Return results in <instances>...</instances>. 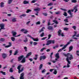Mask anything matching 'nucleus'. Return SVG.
<instances>
[{
    "label": "nucleus",
    "instance_id": "a211bd4d",
    "mask_svg": "<svg viewBox=\"0 0 79 79\" xmlns=\"http://www.w3.org/2000/svg\"><path fill=\"white\" fill-rule=\"evenodd\" d=\"M0 7H1V8L2 7H4V3L3 2H2L0 3Z\"/></svg>",
    "mask_w": 79,
    "mask_h": 79
},
{
    "label": "nucleus",
    "instance_id": "e433bc0d",
    "mask_svg": "<svg viewBox=\"0 0 79 79\" xmlns=\"http://www.w3.org/2000/svg\"><path fill=\"white\" fill-rule=\"evenodd\" d=\"M18 53V51H16L15 52V53L14 54V55H17V54Z\"/></svg>",
    "mask_w": 79,
    "mask_h": 79
},
{
    "label": "nucleus",
    "instance_id": "9b49d317",
    "mask_svg": "<svg viewBox=\"0 0 79 79\" xmlns=\"http://www.w3.org/2000/svg\"><path fill=\"white\" fill-rule=\"evenodd\" d=\"M68 13L71 16H73V14L71 13V10H69L68 11Z\"/></svg>",
    "mask_w": 79,
    "mask_h": 79
},
{
    "label": "nucleus",
    "instance_id": "20e7f679",
    "mask_svg": "<svg viewBox=\"0 0 79 79\" xmlns=\"http://www.w3.org/2000/svg\"><path fill=\"white\" fill-rule=\"evenodd\" d=\"M78 7V5H77L75 6L73 8V9L74 10H75L74 12L75 13L77 11H78V10L77 9V8Z\"/></svg>",
    "mask_w": 79,
    "mask_h": 79
},
{
    "label": "nucleus",
    "instance_id": "603ef678",
    "mask_svg": "<svg viewBox=\"0 0 79 79\" xmlns=\"http://www.w3.org/2000/svg\"><path fill=\"white\" fill-rule=\"evenodd\" d=\"M51 36H52V35L50 34H49L48 35V39H50V37H51Z\"/></svg>",
    "mask_w": 79,
    "mask_h": 79
},
{
    "label": "nucleus",
    "instance_id": "4c0bfd02",
    "mask_svg": "<svg viewBox=\"0 0 79 79\" xmlns=\"http://www.w3.org/2000/svg\"><path fill=\"white\" fill-rule=\"evenodd\" d=\"M11 40L12 41H14L15 40V38L13 37H11Z\"/></svg>",
    "mask_w": 79,
    "mask_h": 79
},
{
    "label": "nucleus",
    "instance_id": "052dcab7",
    "mask_svg": "<svg viewBox=\"0 0 79 79\" xmlns=\"http://www.w3.org/2000/svg\"><path fill=\"white\" fill-rule=\"evenodd\" d=\"M31 23V21H29L27 23V25H29V24Z\"/></svg>",
    "mask_w": 79,
    "mask_h": 79
},
{
    "label": "nucleus",
    "instance_id": "864d4df0",
    "mask_svg": "<svg viewBox=\"0 0 79 79\" xmlns=\"http://www.w3.org/2000/svg\"><path fill=\"white\" fill-rule=\"evenodd\" d=\"M72 28H73V29H74V30H76V27L75 26H73L72 27Z\"/></svg>",
    "mask_w": 79,
    "mask_h": 79
},
{
    "label": "nucleus",
    "instance_id": "f257e3e1",
    "mask_svg": "<svg viewBox=\"0 0 79 79\" xmlns=\"http://www.w3.org/2000/svg\"><path fill=\"white\" fill-rule=\"evenodd\" d=\"M64 55L65 56L67 57L66 60L68 62L67 64H70L71 61L69 60H71L73 59V55H71V54L69 53H68L67 54H64Z\"/></svg>",
    "mask_w": 79,
    "mask_h": 79
},
{
    "label": "nucleus",
    "instance_id": "7ed1b4c3",
    "mask_svg": "<svg viewBox=\"0 0 79 79\" xmlns=\"http://www.w3.org/2000/svg\"><path fill=\"white\" fill-rule=\"evenodd\" d=\"M61 35L62 37H63V36H64V34L62 33L61 30H59L58 31V35L59 36H61Z\"/></svg>",
    "mask_w": 79,
    "mask_h": 79
},
{
    "label": "nucleus",
    "instance_id": "774afa93",
    "mask_svg": "<svg viewBox=\"0 0 79 79\" xmlns=\"http://www.w3.org/2000/svg\"><path fill=\"white\" fill-rule=\"evenodd\" d=\"M53 70H54V69H50V72H52Z\"/></svg>",
    "mask_w": 79,
    "mask_h": 79
},
{
    "label": "nucleus",
    "instance_id": "680f3d73",
    "mask_svg": "<svg viewBox=\"0 0 79 79\" xmlns=\"http://www.w3.org/2000/svg\"><path fill=\"white\" fill-rule=\"evenodd\" d=\"M50 19L49 20V22H48V25L49 26V25H50Z\"/></svg>",
    "mask_w": 79,
    "mask_h": 79
},
{
    "label": "nucleus",
    "instance_id": "0e129e2a",
    "mask_svg": "<svg viewBox=\"0 0 79 79\" xmlns=\"http://www.w3.org/2000/svg\"><path fill=\"white\" fill-rule=\"evenodd\" d=\"M21 15L23 17H24L25 16H26V14H22Z\"/></svg>",
    "mask_w": 79,
    "mask_h": 79
},
{
    "label": "nucleus",
    "instance_id": "2f4dec72",
    "mask_svg": "<svg viewBox=\"0 0 79 79\" xmlns=\"http://www.w3.org/2000/svg\"><path fill=\"white\" fill-rule=\"evenodd\" d=\"M13 1V0H9L8 1V4H10L12 3Z\"/></svg>",
    "mask_w": 79,
    "mask_h": 79
},
{
    "label": "nucleus",
    "instance_id": "13d9d810",
    "mask_svg": "<svg viewBox=\"0 0 79 79\" xmlns=\"http://www.w3.org/2000/svg\"><path fill=\"white\" fill-rule=\"evenodd\" d=\"M36 2V1L35 0H33V1H32L31 2V3H35Z\"/></svg>",
    "mask_w": 79,
    "mask_h": 79
},
{
    "label": "nucleus",
    "instance_id": "a878e982",
    "mask_svg": "<svg viewBox=\"0 0 79 79\" xmlns=\"http://www.w3.org/2000/svg\"><path fill=\"white\" fill-rule=\"evenodd\" d=\"M53 73L54 74H57V71H56V69H55L54 70L53 72Z\"/></svg>",
    "mask_w": 79,
    "mask_h": 79
},
{
    "label": "nucleus",
    "instance_id": "1a4fd4ad",
    "mask_svg": "<svg viewBox=\"0 0 79 79\" xmlns=\"http://www.w3.org/2000/svg\"><path fill=\"white\" fill-rule=\"evenodd\" d=\"M23 57L24 56L22 55L19 57L18 58V61H21V60H22V58H23Z\"/></svg>",
    "mask_w": 79,
    "mask_h": 79
},
{
    "label": "nucleus",
    "instance_id": "f3484780",
    "mask_svg": "<svg viewBox=\"0 0 79 79\" xmlns=\"http://www.w3.org/2000/svg\"><path fill=\"white\" fill-rule=\"evenodd\" d=\"M52 21L53 23H55V24H58V21L57 20H53Z\"/></svg>",
    "mask_w": 79,
    "mask_h": 79
},
{
    "label": "nucleus",
    "instance_id": "423d86ee",
    "mask_svg": "<svg viewBox=\"0 0 79 79\" xmlns=\"http://www.w3.org/2000/svg\"><path fill=\"white\" fill-rule=\"evenodd\" d=\"M0 27L2 29H5V24L3 23L0 24Z\"/></svg>",
    "mask_w": 79,
    "mask_h": 79
},
{
    "label": "nucleus",
    "instance_id": "2eb2a0df",
    "mask_svg": "<svg viewBox=\"0 0 79 79\" xmlns=\"http://www.w3.org/2000/svg\"><path fill=\"white\" fill-rule=\"evenodd\" d=\"M31 54H32V52H30L28 53V54L27 55L26 58H28L30 55H31Z\"/></svg>",
    "mask_w": 79,
    "mask_h": 79
},
{
    "label": "nucleus",
    "instance_id": "a19ab883",
    "mask_svg": "<svg viewBox=\"0 0 79 79\" xmlns=\"http://www.w3.org/2000/svg\"><path fill=\"white\" fill-rule=\"evenodd\" d=\"M45 49V48H43L41 49L40 50V52H43V51H44V50Z\"/></svg>",
    "mask_w": 79,
    "mask_h": 79
},
{
    "label": "nucleus",
    "instance_id": "4468645a",
    "mask_svg": "<svg viewBox=\"0 0 79 79\" xmlns=\"http://www.w3.org/2000/svg\"><path fill=\"white\" fill-rule=\"evenodd\" d=\"M9 45H8L7 46H5V48H8V47H10L11 46V43L9 42Z\"/></svg>",
    "mask_w": 79,
    "mask_h": 79
},
{
    "label": "nucleus",
    "instance_id": "ddd939ff",
    "mask_svg": "<svg viewBox=\"0 0 79 79\" xmlns=\"http://www.w3.org/2000/svg\"><path fill=\"white\" fill-rule=\"evenodd\" d=\"M50 44H51V42L50 40H48L47 41L46 45H49Z\"/></svg>",
    "mask_w": 79,
    "mask_h": 79
},
{
    "label": "nucleus",
    "instance_id": "49530a36",
    "mask_svg": "<svg viewBox=\"0 0 79 79\" xmlns=\"http://www.w3.org/2000/svg\"><path fill=\"white\" fill-rule=\"evenodd\" d=\"M43 15L45 16H47L48 15V14L47 13H43Z\"/></svg>",
    "mask_w": 79,
    "mask_h": 79
},
{
    "label": "nucleus",
    "instance_id": "6e6552de",
    "mask_svg": "<svg viewBox=\"0 0 79 79\" xmlns=\"http://www.w3.org/2000/svg\"><path fill=\"white\" fill-rule=\"evenodd\" d=\"M2 56L3 58L5 59L6 57V56H7V54L5 53H3L2 54Z\"/></svg>",
    "mask_w": 79,
    "mask_h": 79
},
{
    "label": "nucleus",
    "instance_id": "5fc2aeb1",
    "mask_svg": "<svg viewBox=\"0 0 79 79\" xmlns=\"http://www.w3.org/2000/svg\"><path fill=\"white\" fill-rule=\"evenodd\" d=\"M47 37H43V38H42L41 39V40H45V39H47Z\"/></svg>",
    "mask_w": 79,
    "mask_h": 79
},
{
    "label": "nucleus",
    "instance_id": "473e14b6",
    "mask_svg": "<svg viewBox=\"0 0 79 79\" xmlns=\"http://www.w3.org/2000/svg\"><path fill=\"white\" fill-rule=\"evenodd\" d=\"M9 71L10 73H13V68H10Z\"/></svg>",
    "mask_w": 79,
    "mask_h": 79
},
{
    "label": "nucleus",
    "instance_id": "bb28decb",
    "mask_svg": "<svg viewBox=\"0 0 79 79\" xmlns=\"http://www.w3.org/2000/svg\"><path fill=\"white\" fill-rule=\"evenodd\" d=\"M71 2L72 3H77V0H71Z\"/></svg>",
    "mask_w": 79,
    "mask_h": 79
},
{
    "label": "nucleus",
    "instance_id": "6e6d98bb",
    "mask_svg": "<svg viewBox=\"0 0 79 79\" xmlns=\"http://www.w3.org/2000/svg\"><path fill=\"white\" fill-rule=\"evenodd\" d=\"M37 44V43L36 42H34L33 43V45H36Z\"/></svg>",
    "mask_w": 79,
    "mask_h": 79
},
{
    "label": "nucleus",
    "instance_id": "3c124183",
    "mask_svg": "<svg viewBox=\"0 0 79 79\" xmlns=\"http://www.w3.org/2000/svg\"><path fill=\"white\" fill-rule=\"evenodd\" d=\"M64 16H67L68 15H67V13L64 12Z\"/></svg>",
    "mask_w": 79,
    "mask_h": 79
},
{
    "label": "nucleus",
    "instance_id": "338daca9",
    "mask_svg": "<svg viewBox=\"0 0 79 79\" xmlns=\"http://www.w3.org/2000/svg\"><path fill=\"white\" fill-rule=\"evenodd\" d=\"M50 49H48L46 50V52H50Z\"/></svg>",
    "mask_w": 79,
    "mask_h": 79
},
{
    "label": "nucleus",
    "instance_id": "9d476101",
    "mask_svg": "<svg viewBox=\"0 0 79 79\" xmlns=\"http://www.w3.org/2000/svg\"><path fill=\"white\" fill-rule=\"evenodd\" d=\"M24 73H22L20 75V79H24Z\"/></svg>",
    "mask_w": 79,
    "mask_h": 79
},
{
    "label": "nucleus",
    "instance_id": "c9c22d12",
    "mask_svg": "<svg viewBox=\"0 0 79 79\" xmlns=\"http://www.w3.org/2000/svg\"><path fill=\"white\" fill-rule=\"evenodd\" d=\"M1 73H2V74L3 75H6V73L5 72H4L3 71H1Z\"/></svg>",
    "mask_w": 79,
    "mask_h": 79
},
{
    "label": "nucleus",
    "instance_id": "f03ea898",
    "mask_svg": "<svg viewBox=\"0 0 79 79\" xmlns=\"http://www.w3.org/2000/svg\"><path fill=\"white\" fill-rule=\"evenodd\" d=\"M70 43H71V42H68L67 44H66L64 46V47H63L62 49H59V50L58 51V52H61L62 50H64V49H65L66 48V47L68 46V45L69 44H70Z\"/></svg>",
    "mask_w": 79,
    "mask_h": 79
},
{
    "label": "nucleus",
    "instance_id": "dca6fc26",
    "mask_svg": "<svg viewBox=\"0 0 79 79\" xmlns=\"http://www.w3.org/2000/svg\"><path fill=\"white\" fill-rule=\"evenodd\" d=\"M12 33L13 34V36H14V37H15V35L17 34V33L16 32L14 31H12Z\"/></svg>",
    "mask_w": 79,
    "mask_h": 79
},
{
    "label": "nucleus",
    "instance_id": "c756f323",
    "mask_svg": "<svg viewBox=\"0 0 79 79\" xmlns=\"http://www.w3.org/2000/svg\"><path fill=\"white\" fill-rule=\"evenodd\" d=\"M42 66H43V64H41L40 66L39 69H40V70L41 69H42Z\"/></svg>",
    "mask_w": 79,
    "mask_h": 79
},
{
    "label": "nucleus",
    "instance_id": "de8ad7c7",
    "mask_svg": "<svg viewBox=\"0 0 79 79\" xmlns=\"http://www.w3.org/2000/svg\"><path fill=\"white\" fill-rule=\"evenodd\" d=\"M30 11H31V10L30 9H28L27 10L26 13H28L29 12H30Z\"/></svg>",
    "mask_w": 79,
    "mask_h": 79
},
{
    "label": "nucleus",
    "instance_id": "393cba45",
    "mask_svg": "<svg viewBox=\"0 0 79 79\" xmlns=\"http://www.w3.org/2000/svg\"><path fill=\"white\" fill-rule=\"evenodd\" d=\"M28 3H29V2L27 1L26 0H25L23 1L24 4H28Z\"/></svg>",
    "mask_w": 79,
    "mask_h": 79
},
{
    "label": "nucleus",
    "instance_id": "37998d69",
    "mask_svg": "<svg viewBox=\"0 0 79 79\" xmlns=\"http://www.w3.org/2000/svg\"><path fill=\"white\" fill-rule=\"evenodd\" d=\"M52 5H53V3L51 2L48 4V6H52Z\"/></svg>",
    "mask_w": 79,
    "mask_h": 79
},
{
    "label": "nucleus",
    "instance_id": "6ab92c4d",
    "mask_svg": "<svg viewBox=\"0 0 79 79\" xmlns=\"http://www.w3.org/2000/svg\"><path fill=\"white\" fill-rule=\"evenodd\" d=\"M40 8L37 7L36 8L34 9V11H40Z\"/></svg>",
    "mask_w": 79,
    "mask_h": 79
},
{
    "label": "nucleus",
    "instance_id": "e2e57ef3",
    "mask_svg": "<svg viewBox=\"0 0 79 79\" xmlns=\"http://www.w3.org/2000/svg\"><path fill=\"white\" fill-rule=\"evenodd\" d=\"M5 21H7V20L6 19L2 20V22H5Z\"/></svg>",
    "mask_w": 79,
    "mask_h": 79
},
{
    "label": "nucleus",
    "instance_id": "4d7b16f0",
    "mask_svg": "<svg viewBox=\"0 0 79 79\" xmlns=\"http://www.w3.org/2000/svg\"><path fill=\"white\" fill-rule=\"evenodd\" d=\"M44 30H42V29H41L40 30L39 32H40V33L42 32H44Z\"/></svg>",
    "mask_w": 79,
    "mask_h": 79
},
{
    "label": "nucleus",
    "instance_id": "f704fd0d",
    "mask_svg": "<svg viewBox=\"0 0 79 79\" xmlns=\"http://www.w3.org/2000/svg\"><path fill=\"white\" fill-rule=\"evenodd\" d=\"M16 18H14L12 19V22H16Z\"/></svg>",
    "mask_w": 79,
    "mask_h": 79
},
{
    "label": "nucleus",
    "instance_id": "8fccbe9b",
    "mask_svg": "<svg viewBox=\"0 0 79 79\" xmlns=\"http://www.w3.org/2000/svg\"><path fill=\"white\" fill-rule=\"evenodd\" d=\"M27 32H28V31H27L26 30H25V31H24V34H27Z\"/></svg>",
    "mask_w": 79,
    "mask_h": 79
},
{
    "label": "nucleus",
    "instance_id": "58836bf2",
    "mask_svg": "<svg viewBox=\"0 0 79 79\" xmlns=\"http://www.w3.org/2000/svg\"><path fill=\"white\" fill-rule=\"evenodd\" d=\"M0 40L1 42H4L5 41V39L4 38H1L0 39Z\"/></svg>",
    "mask_w": 79,
    "mask_h": 79
},
{
    "label": "nucleus",
    "instance_id": "69168bd1",
    "mask_svg": "<svg viewBox=\"0 0 79 79\" xmlns=\"http://www.w3.org/2000/svg\"><path fill=\"white\" fill-rule=\"evenodd\" d=\"M25 31V29H22L21 30V31L22 32H23V31Z\"/></svg>",
    "mask_w": 79,
    "mask_h": 79
},
{
    "label": "nucleus",
    "instance_id": "a18cd8bd",
    "mask_svg": "<svg viewBox=\"0 0 79 79\" xmlns=\"http://www.w3.org/2000/svg\"><path fill=\"white\" fill-rule=\"evenodd\" d=\"M68 28L65 27L64 28V31H68Z\"/></svg>",
    "mask_w": 79,
    "mask_h": 79
},
{
    "label": "nucleus",
    "instance_id": "7c9ffc66",
    "mask_svg": "<svg viewBox=\"0 0 79 79\" xmlns=\"http://www.w3.org/2000/svg\"><path fill=\"white\" fill-rule=\"evenodd\" d=\"M24 49L25 50V52H27V48L26 47H24Z\"/></svg>",
    "mask_w": 79,
    "mask_h": 79
},
{
    "label": "nucleus",
    "instance_id": "79ce46f5",
    "mask_svg": "<svg viewBox=\"0 0 79 79\" xmlns=\"http://www.w3.org/2000/svg\"><path fill=\"white\" fill-rule=\"evenodd\" d=\"M64 21L66 23H68V19H65L64 20Z\"/></svg>",
    "mask_w": 79,
    "mask_h": 79
},
{
    "label": "nucleus",
    "instance_id": "09e8293b",
    "mask_svg": "<svg viewBox=\"0 0 79 79\" xmlns=\"http://www.w3.org/2000/svg\"><path fill=\"white\" fill-rule=\"evenodd\" d=\"M27 37H30L31 39H32V38H33V37H31V35H27Z\"/></svg>",
    "mask_w": 79,
    "mask_h": 79
},
{
    "label": "nucleus",
    "instance_id": "aec40b11",
    "mask_svg": "<svg viewBox=\"0 0 79 79\" xmlns=\"http://www.w3.org/2000/svg\"><path fill=\"white\" fill-rule=\"evenodd\" d=\"M32 39H33L34 41H35L36 42H37V41H39V40L38 38L34 39V38H32Z\"/></svg>",
    "mask_w": 79,
    "mask_h": 79
},
{
    "label": "nucleus",
    "instance_id": "72a5a7b5",
    "mask_svg": "<svg viewBox=\"0 0 79 79\" xmlns=\"http://www.w3.org/2000/svg\"><path fill=\"white\" fill-rule=\"evenodd\" d=\"M9 52L10 53V55H11L12 54V53L13 52V50H10V51H9Z\"/></svg>",
    "mask_w": 79,
    "mask_h": 79
},
{
    "label": "nucleus",
    "instance_id": "39448f33",
    "mask_svg": "<svg viewBox=\"0 0 79 79\" xmlns=\"http://www.w3.org/2000/svg\"><path fill=\"white\" fill-rule=\"evenodd\" d=\"M46 59V56H41L40 58V60L41 61L42 60H45Z\"/></svg>",
    "mask_w": 79,
    "mask_h": 79
},
{
    "label": "nucleus",
    "instance_id": "c85d7f7f",
    "mask_svg": "<svg viewBox=\"0 0 79 79\" xmlns=\"http://www.w3.org/2000/svg\"><path fill=\"white\" fill-rule=\"evenodd\" d=\"M60 13L61 12H60V11H58V12H56L55 13L56 15H60Z\"/></svg>",
    "mask_w": 79,
    "mask_h": 79
},
{
    "label": "nucleus",
    "instance_id": "4be33fe9",
    "mask_svg": "<svg viewBox=\"0 0 79 79\" xmlns=\"http://www.w3.org/2000/svg\"><path fill=\"white\" fill-rule=\"evenodd\" d=\"M48 29L49 30H52L53 29V27L52 26H49L48 27Z\"/></svg>",
    "mask_w": 79,
    "mask_h": 79
},
{
    "label": "nucleus",
    "instance_id": "412c9836",
    "mask_svg": "<svg viewBox=\"0 0 79 79\" xmlns=\"http://www.w3.org/2000/svg\"><path fill=\"white\" fill-rule=\"evenodd\" d=\"M44 35L45 34L44 33V32H43L41 34H40V36L41 37H44Z\"/></svg>",
    "mask_w": 79,
    "mask_h": 79
},
{
    "label": "nucleus",
    "instance_id": "b1692460",
    "mask_svg": "<svg viewBox=\"0 0 79 79\" xmlns=\"http://www.w3.org/2000/svg\"><path fill=\"white\" fill-rule=\"evenodd\" d=\"M51 41V44H55V41L54 40H50Z\"/></svg>",
    "mask_w": 79,
    "mask_h": 79
},
{
    "label": "nucleus",
    "instance_id": "c03bdc74",
    "mask_svg": "<svg viewBox=\"0 0 79 79\" xmlns=\"http://www.w3.org/2000/svg\"><path fill=\"white\" fill-rule=\"evenodd\" d=\"M76 34H74L73 36V39H77V38H74V37H75V36H76Z\"/></svg>",
    "mask_w": 79,
    "mask_h": 79
},
{
    "label": "nucleus",
    "instance_id": "f8f14e48",
    "mask_svg": "<svg viewBox=\"0 0 79 79\" xmlns=\"http://www.w3.org/2000/svg\"><path fill=\"white\" fill-rule=\"evenodd\" d=\"M21 62L22 63H25V62H26V57H24L21 61Z\"/></svg>",
    "mask_w": 79,
    "mask_h": 79
},
{
    "label": "nucleus",
    "instance_id": "5701e85b",
    "mask_svg": "<svg viewBox=\"0 0 79 79\" xmlns=\"http://www.w3.org/2000/svg\"><path fill=\"white\" fill-rule=\"evenodd\" d=\"M56 57L57 58H60V56H59V53H57L56 54Z\"/></svg>",
    "mask_w": 79,
    "mask_h": 79
},
{
    "label": "nucleus",
    "instance_id": "cd10ccee",
    "mask_svg": "<svg viewBox=\"0 0 79 79\" xmlns=\"http://www.w3.org/2000/svg\"><path fill=\"white\" fill-rule=\"evenodd\" d=\"M73 46H71L69 48V52H71L73 50Z\"/></svg>",
    "mask_w": 79,
    "mask_h": 79
},
{
    "label": "nucleus",
    "instance_id": "0eeeda50",
    "mask_svg": "<svg viewBox=\"0 0 79 79\" xmlns=\"http://www.w3.org/2000/svg\"><path fill=\"white\" fill-rule=\"evenodd\" d=\"M21 66H22V65H19L17 67V69L19 70V73H21V69L20 68H21Z\"/></svg>",
    "mask_w": 79,
    "mask_h": 79
},
{
    "label": "nucleus",
    "instance_id": "ea45409f",
    "mask_svg": "<svg viewBox=\"0 0 79 79\" xmlns=\"http://www.w3.org/2000/svg\"><path fill=\"white\" fill-rule=\"evenodd\" d=\"M36 25H40V21L36 23Z\"/></svg>",
    "mask_w": 79,
    "mask_h": 79
},
{
    "label": "nucleus",
    "instance_id": "bf43d9fd",
    "mask_svg": "<svg viewBox=\"0 0 79 79\" xmlns=\"http://www.w3.org/2000/svg\"><path fill=\"white\" fill-rule=\"evenodd\" d=\"M24 42H27V39L26 38L25 39V40H24Z\"/></svg>",
    "mask_w": 79,
    "mask_h": 79
}]
</instances>
